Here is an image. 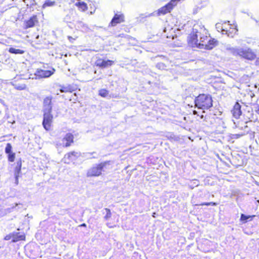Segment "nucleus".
Here are the masks:
<instances>
[{
    "mask_svg": "<svg viewBox=\"0 0 259 259\" xmlns=\"http://www.w3.org/2000/svg\"><path fill=\"white\" fill-rule=\"evenodd\" d=\"M105 165V163H101L96 166L93 167L88 171V177L99 176L101 174L103 168Z\"/></svg>",
    "mask_w": 259,
    "mask_h": 259,
    "instance_id": "nucleus-6",
    "label": "nucleus"
},
{
    "mask_svg": "<svg viewBox=\"0 0 259 259\" xmlns=\"http://www.w3.org/2000/svg\"><path fill=\"white\" fill-rule=\"evenodd\" d=\"M56 5V2L51 0H46L42 5V8L45 9L48 7H53Z\"/></svg>",
    "mask_w": 259,
    "mask_h": 259,
    "instance_id": "nucleus-18",
    "label": "nucleus"
},
{
    "mask_svg": "<svg viewBox=\"0 0 259 259\" xmlns=\"http://www.w3.org/2000/svg\"><path fill=\"white\" fill-rule=\"evenodd\" d=\"M232 113L233 116L236 119L239 118L241 115V105L238 102H236L234 106Z\"/></svg>",
    "mask_w": 259,
    "mask_h": 259,
    "instance_id": "nucleus-10",
    "label": "nucleus"
},
{
    "mask_svg": "<svg viewBox=\"0 0 259 259\" xmlns=\"http://www.w3.org/2000/svg\"><path fill=\"white\" fill-rule=\"evenodd\" d=\"M223 29L222 30V34H228V36H229L230 35L228 33V28L229 27L230 24H227V22H224L223 24Z\"/></svg>",
    "mask_w": 259,
    "mask_h": 259,
    "instance_id": "nucleus-20",
    "label": "nucleus"
},
{
    "mask_svg": "<svg viewBox=\"0 0 259 259\" xmlns=\"http://www.w3.org/2000/svg\"><path fill=\"white\" fill-rule=\"evenodd\" d=\"M68 39L70 41L72 42V40H74V38H73L71 36H68Z\"/></svg>",
    "mask_w": 259,
    "mask_h": 259,
    "instance_id": "nucleus-35",
    "label": "nucleus"
},
{
    "mask_svg": "<svg viewBox=\"0 0 259 259\" xmlns=\"http://www.w3.org/2000/svg\"><path fill=\"white\" fill-rule=\"evenodd\" d=\"M25 239L23 234H20L19 233H13V242H17L19 240H23Z\"/></svg>",
    "mask_w": 259,
    "mask_h": 259,
    "instance_id": "nucleus-16",
    "label": "nucleus"
},
{
    "mask_svg": "<svg viewBox=\"0 0 259 259\" xmlns=\"http://www.w3.org/2000/svg\"><path fill=\"white\" fill-rule=\"evenodd\" d=\"M15 158V153L12 152L8 154V160L10 162H13Z\"/></svg>",
    "mask_w": 259,
    "mask_h": 259,
    "instance_id": "nucleus-25",
    "label": "nucleus"
},
{
    "mask_svg": "<svg viewBox=\"0 0 259 259\" xmlns=\"http://www.w3.org/2000/svg\"><path fill=\"white\" fill-rule=\"evenodd\" d=\"M52 99L53 97L51 96H47L45 98L43 101V111H52Z\"/></svg>",
    "mask_w": 259,
    "mask_h": 259,
    "instance_id": "nucleus-7",
    "label": "nucleus"
},
{
    "mask_svg": "<svg viewBox=\"0 0 259 259\" xmlns=\"http://www.w3.org/2000/svg\"><path fill=\"white\" fill-rule=\"evenodd\" d=\"M43 112L42 125L45 130L49 131L50 129L53 118V115L51 113L52 111H43Z\"/></svg>",
    "mask_w": 259,
    "mask_h": 259,
    "instance_id": "nucleus-5",
    "label": "nucleus"
},
{
    "mask_svg": "<svg viewBox=\"0 0 259 259\" xmlns=\"http://www.w3.org/2000/svg\"><path fill=\"white\" fill-rule=\"evenodd\" d=\"M13 234H10L8 235H7L5 238V239L6 240H11L12 239V240L13 241Z\"/></svg>",
    "mask_w": 259,
    "mask_h": 259,
    "instance_id": "nucleus-31",
    "label": "nucleus"
},
{
    "mask_svg": "<svg viewBox=\"0 0 259 259\" xmlns=\"http://www.w3.org/2000/svg\"><path fill=\"white\" fill-rule=\"evenodd\" d=\"M81 226H86V225L85 224H83L81 225Z\"/></svg>",
    "mask_w": 259,
    "mask_h": 259,
    "instance_id": "nucleus-39",
    "label": "nucleus"
},
{
    "mask_svg": "<svg viewBox=\"0 0 259 259\" xmlns=\"http://www.w3.org/2000/svg\"><path fill=\"white\" fill-rule=\"evenodd\" d=\"M199 185V182L197 180H194L192 181L190 184L189 185L191 189H193L194 187L198 186Z\"/></svg>",
    "mask_w": 259,
    "mask_h": 259,
    "instance_id": "nucleus-26",
    "label": "nucleus"
},
{
    "mask_svg": "<svg viewBox=\"0 0 259 259\" xmlns=\"http://www.w3.org/2000/svg\"><path fill=\"white\" fill-rule=\"evenodd\" d=\"M18 89H20V90H23V89H24V87H19V88H18Z\"/></svg>",
    "mask_w": 259,
    "mask_h": 259,
    "instance_id": "nucleus-36",
    "label": "nucleus"
},
{
    "mask_svg": "<svg viewBox=\"0 0 259 259\" xmlns=\"http://www.w3.org/2000/svg\"><path fill=\"white\" fill-rule=\"evenodd\" d=\"M215 28L218 32H221L222 33V30L223 29V24L221 23H217L215 24Z\"/></svg>",
    "mask_w": 259,
    "mask_h": 259,
    "instance_id": "nucleus-24",
    "label": "nucleus"
},
{
    "mask_svg": "<svg viewBox=\"0 0 259 259\" xmlns=\"http://www.w3.org/2000/svg\"><path fill=\"white\" fill-rule=\"evenodd\" d=\"M153 15H154L153 13H150V14H148L147 15H146L145 16V17H151L152 16H153Z\"/></svg>",
    "mask_w": 259,
    "mask_h": 259,
    "instance_id": "nucleus-34",
    "label": "nucleus"
},
{
    "mask_svg": "<svg viewBox=\"0 0 259 259\" xmlns=\"http://www.w3.org/2000/svg\"><path fill=\"white\" fill-rule=\"evenodd\" d=\"M22 162L21 160H19L17 162V165L15 168L14 176H20L21 173Z\"/></svg>",
    "mask_w": 259,
    "mask_h": 259,
    "instance_id": "nucleus-14",
    "label": "nucleus"
},
{
    "mask_svg": "<svg viewBox=\"0 0 259 259\" xmlns=\"http://www.w3.org/2000/svg\"><path fill=\"white\" fill-rule=\"evenodd\" d=\"M54 69L53 71L43 70L41 69H37L34 74H30L31 76L29 78L32 79H40L42 78H46L51 76L54 73Z\"/></svg>",
    "mask_w": 259,
    "mask_h": 259,
    "instance_id": "nucleus-4",
    "label": "nucleus"
},
{
    "mask_svg": "<svg viewBox=\"0 0 259 259\" xmlns=\"http://www.w3.org/2000/svg\"><path fill=\"white\" fill-rule=\"evenodd\" d=\"M61 93L64 92H71L72 89L70 86L68 87H63L60 90Z\"/></svg>",
    "mask_w": 259,
    "mask_h": 259,
    "instance_id": "nucleus-22",
    "label": "nucleus"
},
{
    "mask_svg": "<svg viewBox=\"0 0 259 259\" xmlns=\"http://www.w3.org/2000/svg\"><path fill=\"white\" fill-rule=\"evenodd\" d=\"M75 5L82 11H85L88 9V6L85 3L83 2H78L75 3Z\"/></svg>",
    "mask_w": 259,
    "mask_h": 259,
    "instance_id": "nucleus-15",
    "label": "nucleus"
},
{
    "mask_svg": "<svg viewBox=\"0 0 259 259\" xmlns=\"http://www.w3.org/2000/svg\"><path fill=\"white\" fill-rule=\"evenodd\" d=\"M193 114H194V115L197 114V111H193Z\"/></svg>",
    "mask_w": 259,
    "mask_h": 259,
    "instance_id": "nucleus-38",
    "label": "nucleus"
},
{
    "mask_svg": "<svg viewBox=\"0 0 259 259\" xmlns=\"http://www.w3.org/2000/svg\"><path fill=\"white\" fill-rule=\"evenodd\" d=\"M156 67L160 70H164L166 68V66L163 63H158L156 64Z\"/></svg>",
    "mask_w": 259,
    "mask_h": 259,
    "instance_id": "nucleus-27",
    "label": "nucleus"
},
{
    "mask_svg": "<svg viewBox=\"0 0 259 259\" xmlns=\"http://www.w3.org/2000/svg\"><path fill=\"white\" fill-rule=\"evenodd\" d=\"M257 114H259V106L258 107L257 110H256Z\"/></svg>",
    "mask_w": 259,
    "mask_h": 259,
    "instance_id": "nucleus-37",
    "label": "nucleus"
},
{
    "mask_svg": "<svg viewBox=\"0 0 259 259\" xmlns=\"http://www.w3.org/2000/svg\"><path fill=\"white\" fill-rule=\"evenodd\" d=\"M105 210L106 214L105 216L104 217V219L105 220H108L111 217V212L109 208H106L104 209Z\"/></svg>",
    "mask_w": 259,
    "mask_h": 259,
    "instance_id": "nucleus-21",
    "label": "nucleus"
},
{
    "mask_svg": "<svg viewBox=\"0 0 259 259\" xmlns=\"http://www.w3.org/2000/svg\"><path fill=\"white\" fill-rule=\"evenodd\" d=\"M9 52L14 54H23L24 53V51L20 49H16L14 48H10L9 49Z\"/></svg>",
    "mask_w": 259,
    "mask_h": 259,
    "instance_id": "nucleus-17",
    "label": "nucleus"
},
{
    "mask_svg": "<svg viewBox=\"0 0 259 259\" xmlns=\"http://www.w3.org/2000/svg\"><path fill=\"white\" fill-rule=\"evenodd\" d=\"M207 31L204 26L195 24L192 32L188 36V44L192 47L199 49L211 50L218 45V41L214 39H209Z\"/></svg>",
    "mask_w": 259,
    "mask_h": 259,
    "instance_id": "nucleus-1",
    "label": "nucleus"
},
{
    "mask_svg": "<svg viewBox=\"0 0 259 259\" xmlns=\"http://www.w3.org/2000/svg\"><path fill=\"white\" fill-rule=\"evenodd\" d=\"M226 49L233 55L238 56L245 59L253 60L256 58L255 53L249 48L233 47L227 45Z\"/></svg>",
    "mask_w": 259,
    "mask_h": 259,
    "instance_id": "nucleus-2",
    "label": "nucleus"
},
{
    "mask_svg": "<svg viewBox=\"0 0 259 259\" xmlns=\"http://www.w3.org/2000/svg\"><path fill=\"white\" fill-rule=\"evenodd\" d=\"M82 25L83 29V30L87 31V30L88 29V27L84 24H82Z\"/></svg>",
    "mask_w": 259,
    "mask_h": 259,
    "instance_id": "nucleus-33",
    "label": "nucleus"
},
{
    "mask_svg": "<svg viewBox=\"0 0 259 259\" xmlns=\"http://www.w3.org/2000/svg\"><path fill=\"white\" fill-rule=\"evenodd\" d=\"M80 155V153L72 151L66 154L64 156V159L65 160L68 159L70 161H73L76 160Z\"/></svg>",
    "mask_w": 259,
    "mask_h": 259,
    "instance_id": "nucleus-11",
    "label": "nucleus"
},
{
    "mask_svg": "<svg viewBox=\"0 0 259 259\" xmlns=\"http://www.w3.org/2000/svg\"><path fill=\"white\" fill-rule=\"evenodd\" d=\"M124 21V16L123 14H115L110 22V25L112 26H115L117 24L120 23Z\"/></svg>",
    "mask_w": 259,
    "mask_h": 259,
    "instance_id": "nucleus-8",
    "label": "nucleus"
},
{
    "mask_svg": "<svg viewBox=\"0 0 259 259\" xmlns=\"http://www.w3.org/2000/svg\"><path fill=\"white\" fill-rule=\"evenodd\" d=\"M73 136L71 134H67L62 139V143L61 145L63 147H69L71 144L73 142Z\"/></svg>",
    "mask_w": 259,
    "mask_h": 259,
    "instance_id": "nucleus-9",
    "label": "nucleus"
},
{
    "mask_svg": "<svg viewBox=\"0 0 259 259\" xmlns=\"http://www.w3.org/2000/svg\"><path fill=\"white\" fill-rule=\"evenodd\" d=\"M244 134H234L232 135V138L234 139H238L242 136H244Z\"/></svg>",
    "mask_w": 259,
    "mask_h": 259,
    "instance_id": "nucleus-30",
    "label": "nucleus"
},
{
    "mask_svg": "<svg viewBox=\"0 0 259 259\" xmlns=\"http://www.w3.org/2000/svg\"><path fill=\"white\" fill-rule=\"evenodd\" d=\"M109 94L108 91L105 89H101L99 91V95L102 97H107Z\"/></svg>",
    "mask_w": 259,
    "mask_h": 259,
    "instance_id": "nucleus-19",
    "label": "nucleus"
},
{
    "mask_svg": "<svg viewBox=\"0 0 259 259\" xmlns=\"http://www.w3.org/2000/svg\"><path fill=\"white\" fill-rule=\"evenodd\" d=\"M195 106L199 109H208L212 106V100L211 96L200 94L195 99Z\"/></svg>",
    "mask_w": 259,
    "mask_h": 259,
    "instance_id": "nucleus-3",
    "label": "nucleus"
},
{
    "mask_svg": "<svg viewBox=\"0 0 259 259\" xmlns=\"http://www.w3.org/2000/svg\"><path fill=\"white\" fill-rule=\"evenodd\" d=\"M20 176H15V183L16 184V185H18V183H19V181H18V178Z\"/></svg>",
    "mask_w": 259,
    "mask_h": 259,
    "instance_id": "nucleus-32",
    "label": "nucleus"
},
{
    "mask_svg": "<svg viewBox=\"0 0 259 259\" xmlns=\"http://www.w3.org/2000/svg\"><path fill=\"white\" fill-rule=\"evenodd\" d=\"M114 63V61L111 60H98L97 61V66L105 68L111 66Z\"/></svg>",
    "mask_w": 259,
    "mask_h": 259,
    "instance_id": "nucleus-12",
    "label": "nucleus"
},
{
    "mask_svg": "<svg viewBox=\"0 0 259 259\" xmlns=\"http://www.w3.org/2000/svg\"><path fill=\"white\" fill-rule=\"evenodd\" d=\"M251 217L250 215H245L244 214H241L240 220L242 222H246V221L250 218Z\"/></svg>",
    "mask_w": 259,
    "mask_h": 259,
    "instance_id": "nucleus-28",
    "label": "nucleus"
},
{
    "mask_svg": "<svg viewBox=\"0 0 259 259\" xmlns=\"http://www.w3.org/2000/svg\"><path fill=\"white\" fill-rule=\"evenodd\" d=\"M12 146L10 143H7L6 147L5 148V152L6 154H8L12 152Z\"/></svg>",
    "mask_w": 259,
    "mask_h": 259,
    "instance_id": "nucleus-23",
    "label": "nucleus"
},
{
    "mask_svg": "<svg viewBox=\"0 0 259 259\" xmlns=\"http://www.w3.org/2000/svg\"><path fill=\"white\" fill-rule=\"evenodd\" d=\"M37 17L36 16H33L31 17L28 20L25 22V28L32 27L34 26L35 23L37 22Z\"/></svg>",
    "mask_w": 259,
    "mask_h": 259,
    "instance_id": "nucleus-13",
    "label": "nucleus"
},
{
    "mask_svg": "<svg viewBox=\"0 0 259 259\" xmlns=\"http://www.w3.org/2000/svg\"><path fill=\"white\" fill-rule=\"evenodd\" d=\"M217 205V203L215 202H206L200 204V205H212V206H216Z\"/></svg>",
    "mask_w": 259,
    "mask_h": 259,
    "instance_id": "nucleus-29",
    "label": "nucleus"
}]
</instances>
